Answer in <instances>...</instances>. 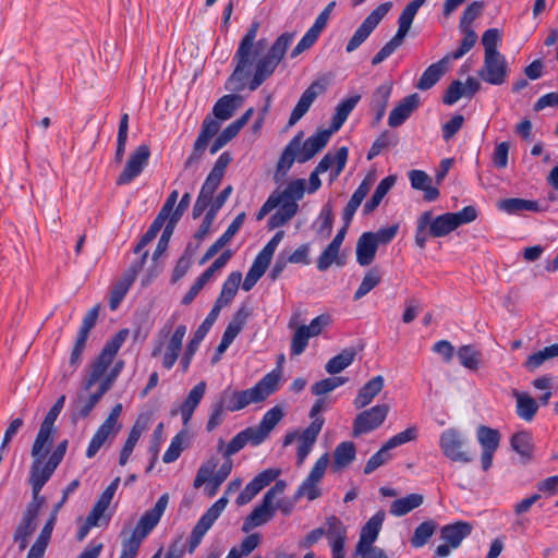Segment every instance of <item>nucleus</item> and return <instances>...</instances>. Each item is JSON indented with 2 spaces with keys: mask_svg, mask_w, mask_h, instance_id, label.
Segmentation results:
<instances>
[{
  "mask_svg": "<svg viewBox=\"0 0 558 558\" xmlns=\"http://www.w3.org/2000/svg\"><path fill=\"white\" fill-rule=\"evenodd\" d=\"M259 24L253 23L242 37L239 47L232 58L234 70L226 82V89L241 92L248 83L250 90L257 89L268 77L272 75L291 45L294 34L283 33L271 45L264 56L265 40L256 41Z\"/></svg>",
  "mask_w": 558,
  "mask_h": 558,
  "instance_id": "nucleus-1",
  "label": "nucleus"
},
{
  "mask_svg": "<svg viewBox=\"0 0 558 558\" xmlns=\"http://www.w3.org/2000/svg\"><path fill=\"white\" fill-rule=\"evenodd\" d=\"M56 434L57 429L50 430V440L45 445H37L36 436L32 445L31 456L33 461L29 470V484L35 498L39 496L45 484L53 475L54 471L62 462L68 449L69 442L66 439H63L52 450Z\"/></svg>",
  "mask_w": 558,
  "mask_h": 558,
  "instance_id": "nucleus-2",
  "label": "nucleus"
},
{
  "mask_svg": "<svg viewBox=\"0 0 558 558\" xmlns=\"http://www.w3.org/2000/svg\"><path fill=\"white\" fill-rule=\"evenodd\" d=\"M477 211L466 206L457 213H446L434 217L430 210L423 211L416 220L415 244L420 248L426 246L427 236L444 238L464 223L474 221Z\"/></svg>",
  "mask_w": 558,
  "mask_h": 558,
  "instance_id": "nucleus-3",
  "label": "nucleus"
},
{
  "mask_svg": "<svg viewBox=\"0 0 558 558\" xmlns=\"http://www.w3.org/2000/svg\"><path fill=\"white\" fill-rule=\"evenodd\" d=\"M281 375V371L278 368L266 374L252 388L241 391L227 388L220 392L217 402L221 404L226 411L230 412H238L250 404L263 402L278 391Z\"/></svg>",
  "mask_w": 558,
  "mask_h": 558,
  "instance_id": "nucleus-4",
  "label": "nucleus"
},
{
  "mask_svg": "<svg viewBox=\"0 0 558 558\" xmlns=\"http://www.w3.org/2000/svg\"><path fill=\"white\" fill-rule=\"evenodd\" d=\"M175 322L177 315H172L166 322L158 331L151 350L153 357L161 355V363L166 369H171L178 361L182 350L183 339L187 331L185 325H179L172 332Z\"/></svg>",
  "mask_w": 558,
  "mask_h": 558,
  "instance_id": "nucleus-5",
  "label": "nucleus"
},
{
  "mask_svg": "<svg viewBox=\"0 0 558 558\" xmlns=\"http://www.w3.org/2000/svg\"><path fill=\"white\" fill-rule=\"evenodd\" d=\"M129 335L128 329H121L109 341L106 342L97 359L90 364V372L88 377L83 384V391L81 393L89 395L90 389L97 384L101 383L108 374V368L112 364L118 351L124 343Z\"/></svg>",
  "mask_w": 558,
  "mask_h": 558,
  "instance_id": "nucleus-6",
  "label": "nucleus"
},
{
  "mask_svg": "<svg viewBox=\"0 0 558 558\" xmlns=\"http://www.w3.org/2000/svg\"><path fill=\"white\" fill-rule=\"evenodd\" d=\"M426 0H412L409 2L398 19V31L395 36L373 57L372 64L378 65L390 57L403 43L408 35L418 9Z\"/></svg>",
  "mask_w": 558,
  "mask_h": 558,
  "instance_id": "nucleus-7",
  "label": "nucleus"
},
{
  "mask_svg": "<svg viewBox=\"0 0 558 558\" xmlns=\"http://www.w3.org/2000/svg\"><path fill=\"white\" fill-rule=\"evenodd\" d=\"M286 487V481L279 480L266 492L260 504L245 518L242 525L243 532H250L254 527L260 526L274 518L276 512L275 500L284 493Z\"/></svg>",
  "mask_w": 558,
  "mask_h": 558,
  "instance_id": "nucleus-8",
  "label": "nucleus"
},
{
  "mask_svg": "<svg viewBox=\"0 0 558 558\" xmlns=\"http://www.w3.org/2000/svg\"><path fill=\"white\" fill-rule=\"evenodd\" d=\"M123 368V362L119 361L116 365L108 372L106 377L102 379L97 390L89 393H78L75 400V410L81 417H87L96 404L100 401L102 396L111 389L116 379L118 378L120 372Z\"/></svg>",
  "mask_w": 558,
  "mask_h": 558,
  "instance_id": "nucleus-9",
  "label": "nucleus"
},
{
  "mask_svg": "<svg viewBox=\"0 0 558 558\" xmlns=\"http://www.w3.org/2000/svg\"><path fill=\"white\" fill-rule=\"evenodd\" d=\"M439 446L444 454L454 462L470 463L473 461L474 452L466 446L464 435L454 428L441 433Z\"/></svg>",
  "mask_w": 558,
  "mask_h": 558,
  "instance_id": "nucleus-10",
  "label": "nucleus"
},
{
  "mask_svg": "<svg viewBox=\"0 0 558 558\" xmlns=\"http://www.w3.org/2000/svg\"><path fill=\"white\" fill-rule=\"evenodd\" d=\"M219 464V460L216 457H210L207 459L198 469L196 476L193 482V487L195 489L201 488L206 482H213L218 486L228 478L230 475L233 462L232 460H225V462L220 465V468L216 471Z\"/></svg>",
  "mask_w": 558,
  "mask_h": 558,
  "instance_id": "nucleus-11",
  "label": "nucleus"
},
{
  "mask_svg": "<svg viewBox=\"0 0 558 558\" xmlns=\"http://www.w3.org/2000/svg\"><path fill=\"white\" fill-rule=\"evenodd\" d=\"M391 5V2L381 3L366 16L348 41L345 47L347 52L351 53L355 51L368 38L380 21L387 15Z\"/></svg>",
  "mask_w": 558,
  "mask_h": 558,
  "instance_id": "nucleus-12",
  "label": "nucleus"
},
{
  "mask_svg": "<svg viewBox=\"0 0 558 558\" xmlns=\"http://www.w3.org/2000/svg\"><path fill=\"white\" fill-rule=\"evenodd\" d=\"M389 410L388 404L381 403L360 412L353 421V437L368 434L378 428L385 422Z\"/></svg>",
  "mask_w": 558,
  "mask_h": 558,
  "instance_id": "nucleus-13",
  "label": "nucleus"
},
{
  "mask_svg": "<svg viewBox=\"0 0 558 558\" xmlns=\"http://www.w3.org/2000/svg\"><path fill=\"white\" fill-rule=\"evenodd\" d=\"M508 62L500 52L484 54V62L478 70V76L490 85H501L509 75Z\"/></svg>",
  "mask_w": 558,
  "mask_h": 558,
  "instance_id": "nucleus-14",
  "label": "nucleus"
},
{
  "mask_svg": "<svg viewBox=\"0 0 558 558\" xmlns=\"http://www.w3.org/2000/svg\"><path fill=\"white\" fill-rule=\"evenodd\" d=\"M227 505L228 498L222 496L201 517L191 533L189 547L190 553H193L201 544L204 535L220 517Z\"/></svg>",
  "mask_w": 558,
  "mask_h": 558,
  "instance_id": "nucleus-15",
  "label": "nucleus"
},
{
  "mask_svg": "<svg viewBox=\"0 0 558 558\" xmlns=\"http://www.w3.org/2000/svg\"><path fill=\"white\" fill-rule=\"evenodd\" d=\"M149 156L150 149L146 144L136 147L135 150L130 155L124 169L118 177L117 184H128L132 182L136 177H138L147 165Z\"/></svg>",
  "mask_w": 558,
  "mask_h": 558,
  "instance_id": "nucleus-16",
  "label": "nucleus"
},
{
  "mask_svg": "<svg viewBox=\"0 0 558 558\" xmlns=\"http://www.w3.org/2000/svg\"><path fill=\"white\" fill-rule=\"evenodd\" d=\"M169 504V494L165 493L159 497L153 509L146 511L138 520L133 535L144 539L159 523Z\"/></svg>",
  "mask_w": 558,
  "mask_h": 558,
  "instance_id": "nucleus-17",
  "label": "nucleus"
},
{
  "mask_svg": "<svg viewBox=\"0 0 558 558\" xmlns=\"http://www.w3.org/2000/svg\"><path fill=\"white\" fill-rule=\"evenodd\" d=\"M148 253L145 252L142 256L141 262L132 264L128 270L122 275L121 279L117 281V283L113 286L110 299H109V307L111 311H116L126 293L129 292L130 288L132 287L133 282L136 279V276L138 271L141 270L145 259L147 258Z\"/></svg>",
  "mask_w": 558,
  "mask_h": 558,
  "instance_id": "nucleus-18",
  "label": "nucleus"
},
{
  "mask_svg": "<svg viewBox=\"0 0 558 558\" xmlns=\"http://www.w3.org/2000/svg\"><path fill=\"white\" fill-rule=\"evenodd\" d=\"M477 440L483 449L481 456L482 469L487 471L493 463V457L499 447L500 433L497 429L481 425L476 432Z\"/></svg>",
  "mask_w": 558,
  "mask_h": 558,
  "instance_id": "nucleus-19",
  "label": "nucleus"
},
{
  "mask_svg": "<svg viewBox=\"0 0 558 558\" xmlns=\"http://www.w3.org/2000/svg\"><path fill=\"white\" fill-rule=\"evenodd\" d=\"M281 471L278 469H266L257 474L239 494L236 505L244 506L248 504L260 490L276 481Z\"/></svg>",
  "mask_w": 558,
  "mask_h": 558,
  "instance_id": "nucleus-20",
  "label": "nucleus"
},
{
  "mask_svg": "<svg viewBox=\"0 0 558 558\" xmlns=\"http://www.w3.org/2000/svg\"><path fill=\"white\" fill-rule=\"evenodd\" d=\"M326 86L320 81L313 82L301 95L289 118L288 125L298 123L310 110L315 99L325 92Z\"/></svg>",
  "mask_w": 558,
  "mask_h": 558,
  "instance_id": "nucleus-21",
  "label": "nucleus"
},
{
  "mask_svg": "<svg viewBox=\"0 0 558 558\" xmlns=\"http://www.w3.org/2000/svg\"><path fill=\"white\" fill-rule=\"evenodd\" d=\"M348 155L349 150L344 146L340 147L335 154L327 153L316 166L317 172L325 173L330 170L329 182H335L347 165Z\"/></svg>",
  "mask_w": 558,
  "mask_h": 558,
  "instance_id": "nucleus-22",
  "label": "nucleus"
},
{
  "mask_svg": "<svg viewBox=\"0 0 558 558\" xmlns=\"http://www.w3.org/2000/svg\"><path fill=\"white\" fill-rule=\"evenodd\" d=\"M241 280L242 274L240 271H233L228 276V278L222 284V289L219 296L215 301V304L211 311L209 312L211 316L218 318L221 310L232 302V300L236 295Z\"/></svg>",
  "mask_w": 558,
  "mask_h": 558,
  "instance_id": "nucleus-23",
  "label": "nucleus"
},
{
  "mask_svg": "<svg viewBox=\"0 0 558 558\" xmlns=\"http://www.w3.org/2000/svg\"><path fill=\"white\" fill-rule=\"evenodd\" d=\"M284 410L281 405H275L269 409L262 417L259 424L257 426L250 427L254 434L255 439L259 441V444L264 442L272 429L278 425V423L283 418Z\"/></svg>",
  "mask_w": 558,
  "mask_h": 558,
  "instance_id": "nucleus-24",
  "label": "nucleus"
},
{
  "mask_svg": "<svg viewBox=\"0 0 558 558\" xmlns=\"http://www.w3.org/2000/svg\"><path fill=\"white\" fill-rule=\"evenodd\" d=\"M325 535L327 536L331 553H344V544L347 541V527L342 521L330 515L326 519Z\"/></svg>",
  "mask_w": 558,
  "mask_h": 558,
  "instance_id": "nucleus-25",
  "label": "nucleus"
},
{
  "mask_svg": "<svg viewBox=\"0 0 558 558\" xmlns=\"http://www.w3.org/2000/svg\"><path fill=\"white\" fill-rule=\"evenodd\" d=\"M384 520L385 512L378 511L362 526L355 551H362L363 548L374 547L373 543L378 537Z\"/></svg>",
  "mask_w": 558,
  "mask_h": 558,
  "instance_id": "nucleus-26",
  "label": "nucleus"
},
{
  "mask_svg": "<svg viewBox=\"0 0 558 558\" xmlns=\"http://www.w3.org/2000/svg\"><path fill=\"white\" fill-rule=\"evenodd\" d=\"M216 320L217 318L215 316L208 314L204 322L201 324V326L197 328V330L194 332L193 338L187 343L185 352L181 360L183 372H185L189 368L192 359L195 352L197 351L201 342L206 337V335L208 333V331L210 330Z\"/></svg>",
  "mask_w": 558,
  "mask_h": 558,
  "instance_id": "nucleus-27",
  "label": "nucleus"
},
{
  "mask_svg": "<svg viewBox=\"0 0 558 558\" xmlns=\"http://www.w3.org/2000/svg\"><path fill=\"white\" fill-rule=\"evenodd\" d=\"M420 105V96L414 93L404 97L390 112L388 124L398 128L403 124Z\"/></svg>",
  "mask_w": 558,
  "mask_h": 558,
  "instance_id": "nucleus-28",
  "label": "nucleus"
},
{
  "mask_svg": "<svg viewBox=\"0 0 558 558\" xmlns=\"http://www.w3.org/2000/svg\"><path fill=\"white\" fill-rule=\"evenodd\" d=\"M472 531V523L466 521H457L454 523L444 525L440 530V537L454 549L461 545L464 538L471 535Z\"/></svg>",
  "mask_w": 558,
  "mask_h": 558,
  "instance_id": "nucleus-29",
  "label": "nucleus"
},
{
  "mask_svg": "<svg viewBox=\"0 0 558 558\" xmlns=\"http://www.w3.org/2000/svg\"><path fill=\"white\" fill-rule=\"evenodd\" d=\"M383 388L384 377L381 375L369 379L365 385L361 387L355 399L353 400V405L355 409L361 410L371 404L376 396H378V393L383 390Z\"/></svg>",
  "mask_w": 558,
  "mask_h": 558,
  "instance_id": "nucleus-30",
  "label": "nucleus"
},
{
  "mask_svg": "<svg viewBox=\"0 0 558 558\" xmlns=\"http://www.w3.org/2000/svg\"><path fill=\"white\" fill-rule=\"evenodd\" d=\"M450 60L446 56L439 61L430 64L422 74L416 88L420 90H427L432 88L446 73Z\"/></svg>",
  "mask_w": 558,
  "mask_h": 558,
  "instance_id": "nucleus-31",
  "label": "nucleus"
},
{
  "mask_svg": "<svg viewBox=\"0 0 558 558\" xmlns=\"http://www.w3.org/2000/svg\"><path fill=\"white\" fill-rule=\"evenodd\" d=\"M206 392V383L199 381L189 392L184 402L180 405L179 412L181 414L184 425H187L191 421L195 409L201 403Z\"/></svg>",
  "mask_w": 558,
  "mask_h": 558,
  "instance_id": "nucleus-32",
  "label": "nucleus"
},
{
  "mask_svg": "<svg viewBox=\"0 0 558 558\" xmlns=\"http://www.w3.org/2000/svg\"><path fill=\"white\" fill-rule=\"evenodd\" d=\"M65 402V396H60L56 403L50 408L48 413L46 414L44 421L40 424L39 430L37 433V442L40 445L47 444L50 440V430H54V422L59 416L63 405Z\"/></svg>",
  "mask_w": 558,
  "mask_h": 558,
  "instance_id": "nucleus-33",
  "label": "nucleus"
},
{
  "mask_svg": "<svg viewBox=\"0 0 558 558\" xmlns=\"http://www.w3.org/2000/svg\"><path fill=\"white\" fill-rule=\"evenodd\" d=\"M372 181L368 178H365L359 185V187L355 190L353 195L351 196L350 201L348 202L347 206L344 207L342 219L345 225H350L356 209L362 204L365 196L368 194L371 190Z\"/></svg>",
  "mask_w": 558,
  "mask_h": 558,
  "instance_id": "nucleus-34",
  "label": "nucleus"
},
{
  "mask_svg": "<svg viewBox=\"0 0 558 558\" xmlns=\"http://www.w3.org/2000/svg\"><path fill=\"white\" fill-rule=\"evenodd\" d=\"M513 397L517 415L525 422H531L538 411V402L525 392L513 391Z\"/></svg>",
  "mask_w": 558,
  "mask_h": 558,
  "instance_id": "nucleus-35",
  "label": "nucleus"
},
{
  "mask_svg": "<svg viewBox=\"0 0 558 558\" xmlns=\"http://www.w3.org/2000/svg\"><path fill=\"white\" fill-rule=\"evenodd\" d=\"M298 145L296 140H291L288 145L284 147L279 160L277 162L276 172L274 179L276 182H280L284 179L288 171L293 166L294 161H298L295 150Z\"/></svg>",
  "mask_w": 558,
  "mask_h": 558,
  "instance_id": "nucleus-36",
  "label": "nucleus"
},
{
  "mask_svg": "<svg viewBox=\"0 0 558 558\" xmlns=\"http://www.w3.org/2000/svg\"><path fill=\"white\" fill-rule=\"evenodd\" d=\"M242 102V97L234 94L225 95L218 99L213 108V113L216 119L226 121L229 120L238 107Z\"/></svg>",
  "mask_w": 558,
  "mask_h": 558,
  "instance_id": "nucleus-37",
  "label": "nucleus"
},
{
  "mask_svg": "<svg viewBox=\"0 0 558 558\" xmlns=\"http://www.w3.org/2000/svg\"><path fill=\"white\" fill-rule=\"evenodd\" d=\"M378 246L371 239V235H367L365 232L357 239L356 242V262L361 266L371 265L376 256Z\"/></svg>",
  "mask_w": 558,
  "mask_h": 558,
  "instance_id": "nucleus-38",
  "label": "nucleus"
},
{
  "mask_svg": "<svg viewBox=\"0 0 558 558\" xmlns=\"http://www.w3.org/2000/svg\"><path fill=\"white\" fill-rule=\"evenodd\" d=\"M252 444L254 446L260 445L257 439H255L254 434L250 427L236 434L226 446L222 454L225 460H231V457L243 449L247 444Z\"/></svg>",
  "mask_w": 558,
  "mask_h": 558,
  "instance_id": "nucleus-39",
  "label": "nucleus"
},
{
  "mask_svg": "<svg viewBox=\"0 0 558 558\" xmlns=\"http://www.w3.org/2000/svg\"><path fill=\"white\" fill-rule=\"evenodd\" d=\"M119 432V428L108 425L107 423H102L92 437L87 450L86 457L94 458L99 449L104 446V444L109 439L113 438L114 435Z\"/></svg>",
  "mask_w": 558,
  "mask_h": 558,
  "instance_id": "nucleus-40",
  "label": "nucleus"
},
{
  "mask_svg": "<svg viewBox=\"0 0 558 558\" xmlns=\"http://www.w3.org/2000/svg\"><path fill=\"white\" fill-rule=\"evenodd\" d=\"M277 207V211L268 220L269 229H276L284 226L296 215L299 210L298 203H294L293 201H282Z\"/></svg>",
  "mask_w": 558,
  "mask_h": 558,
  "instance_id": "nucleus-41",
  "label": "nucleus"
},
{
  "mask_svg": "<svg viewBox=\"0 0 558 558\" xmlns=\"http://www.w3.org/2000/svg\"><path fill=\"white\" fill-rule=\"evenodd\" d=\"M498 208L509 215H517L522 211H539L538 202L523 198H505L498 202Z\"/></svg>",
  "mask_w": 558,
  "mask_h": 558,
  "instance_id": "nucleus-42",
  "label": "nucleus"
},
{
  "mask_svg": "<svg viewBox=\"0 0 558 558\" xmlns=\"http://www.w3.org/2000/svg\"><path fill=\"white\" fill-rule=\"evenodd\" d=\"M356 449L352 441L340 442L333 451V464L335 471L342 470L349 466L355 459Z\"/></svg>",
  "mask_w": 558,
  "mask_h": 558,
  "instance_id": "nucleus-43",
  "label": "nucleus"
},
{
  "mask_svg": "<svg viewBox=\"0 0 558 558\" xmlns=\"http://www.w3.org/2000/svg\"><path fill=\"white\" fill-rule=\"evenodd\" d=\"M361 99V95L356 94L340 101L336 108V112L331 120L330 129L337 132L345 122L351 111L355 108Z\"/></svg>",
  "mask_w": 558,
  "mask_h": 558,
  "instance_id": "nucleus-44",
  "label": "nucleus"
},
{
  "mask_svg": "<svg viewBox=\"0 0 558 558\" xmlns=\"http://www.w3.org/2000/svg\"><path fill=\"white\" fill-rule=\"evenodd\" d=\"M251 315V311L246 305H242L232 316V319L228 324L222 338L226 341L233 342V340L238 337V335L242 331L244 325L248 316Z\"/></svg>",
  "mask_w": 558,
  "mask_h": 558,
  "instance_id": "nucleus-45",
  "label": "nucleus"
},
{
  "mask_svg": "<svg viewBox=\"0 0 558 558\" xmlns=\"http://www.w3.org/2000/svg\"><path fill=\"white\" fill-rule=\"evenodd\" d=\"M251 315V311L246 305H242L232 316V319L228 324L222 338L226 341L233 342V340L238 337V335L242 331L244 325L248 316Z\"/></svg>",
  "mask_w": 558,
  "mask_h": 558,
  "instance_id": "nucleus-46",
  "label": "nucleus"
},
{
  "mask_svg": "<svg viewBox=\"0 0 558 558\" xmlns=\"http://www.w3.org/2000/svg\"><path fill=\"white\" fill-rule=\"evenodd\" d=\"M424 501L421 494H409L403 498L396 499L391 502L390 513L395 517L408 514L413 509L420 507Z\"/></svg>",
  "mask_w": 558,
  "mask_h": 558,
  "instance_id": "nucleus-47",
  "label": "nucleus"
},
{
  "mask_svg": "<svg viewBox=\"0 0 558 558\" xmlns=\"http://www.w3.org/2000/svg\"><path fill=\"white\" fill-rule=\"evenodd\" d=\"M391 90V83H384L375 89L372 97V109L376 112V121H380L384 118Z\"/></svg>",
  "mask_w": 558,
  "mask_h": 558,
  "instance_id": "nucleus-48",
  "label": "nucleus"
},
{
  "mask_svg": "<svg viewBox=\"0 0 558 558\" xmlns=\"http://www.w3.org/2000/svg\"><path fill=\"white\" fill-rule=\"evenodd\" d=\"M356 351L354 348H347L342 350L338 355L331 357L325 369L330 375H336L347 367H349L355 360Z\"/></svg>",
  "mask_w": 558,
  "mask_h": 558,
  "instance_id": "nucleus-49",
  "label": "nucleus"
},
{
  "mask_svg": "<svg viewBox=\"0 0 558 558\" xmlns=\"http://www.w3.org/2000/svg\"><path fill=\"white\" fill-rule=\"evenodd\" d=\"M558 356V343L551 344L549 347L544 348L533 354H531L526 361L524 362V367L534 372L541 365H543L547 360L554 359Z\"/></svg>",
  "mask_w": 558,
  "mask_h": 558,
  "instance_id": "nucleus-50",
  "label": "nucleus"
},
{
  "mask_svg": "<svg viewBox=\"0 0 558 558\" xmlns=\"http://www.w3.org/2000/svg\"><path fill=\"white\" fill-rule=\"evenodd\" d=\"M481 355V352L471 344L461 345L457 351L460 364L470 371L478 369Z\"/></svg>",
  "mask_w": 558,
  "mask_h": 558,
  "instance_id": "nucleus-51",
  "label": "nucleus"
},
{
  "mask_svg": "<svg viewBox=\"0 0 558 558\" xmlns=\"http://www.w3.org/2000/svg\"><path fill=\"white\" fill-rule=\"evenodd\" d=\"M511 448L523 459L530 460L533 452L532 436L527 432L515 433L510 439Z\"/></svg>",
  "mask_w": 558,
  "mask_h": 558,
  "instance_id": "nucleus-52",
  "label": "nucleus"
},
{
  "mask_svg": "<svg viewBox=\"0 0 558 558\" xmlns=\"http://www.w3.org/2000/svg\"><path fill=\"white\" fill-rule=\"evenodd\" d=\"M53 529L50 524H45L36 538L35 543L31 546L26 558H44L45 551L49 545Z\"/></svg>",
  "mask_w": 558,
  "mask_h": 558,
  "instance_id": "nucleus-53",
  "label": "nucleus"
},
{
  "mask_svg": "<svg viewBox=\"0 0 558 558\" xmlns=\"http://www.w3.org/2000/svg\"><path fill=\"white\" fill-rule=\"evenodd\" d=\"M306 190V183L304 179H296L291 181L287 187L281 192H274L279 197L280 203L282 201L298 203V201L302 199Z\"/></svg>",
  "mask_w": 558,
  "mask_h": 558,
  "instance_id": "nucleus-54",
  "label": "nucleus"
},
{
  "mask_svg": "<svg viewBox=\"0 0 558 558\" xmlns=\"http://www.w3.org/2000/svg\"><path fill=\"white\" fill-rule=\"evenodd\" d=\"M436 523L434 521L422 522L414 531L411 538V545L415 548L423 547L436 531Z\"/></svg>",
  "mask_w": 558,
  "mask_h": 558,
  "instance_id": "nucleus-55",
  "label": "nucleus"
},
{
  "mask_svg": "<svg viewBox=\"0 0 558 558\" xmlns=\"http://www.w3.org/2000/svg\"><path fill=\"white\" fill-rule=\"evenodd\" d=\"M460 29L464 34V37L461 40L459 48L456 51H452L446 56L447 58H449V60H457V59L462 58L476 44L477 35L473 29H471L470 27L460 28Z\"/></svg>",
  "mask_w": 558,
  "mask_h": 558,
  "instance_id": "nucleus-56",
  "label": "nucleus"
},
{
  "mask_svg": "<svg viewBox=\"0 0 558 558\" xmlns=\"http://www.w3.org/2000/svg\"><path fill=\"white\" fill-rule=\"evenodd\" d=\"M380 280L381 277L377 269L373 268L368 270L354 293V301H359L367 293H369L375 287H377L380 283Z\"/></svg>",
  "mask_w": 558,
  "mask_h": 558,
  "instance_id": "nucleus-57",
  "label": "nucleus"
},
{
  "mask_svg": "<svg viewBox=\"0 0 558 558\" xmlns=\"http://www.w3.org/2000/svg\"><path fill=\"white\" fill-rule=\"evenodd\" d=\"M347 381H348V378H345V377H341V376L329 377V378H325V379H322V380L315 383L312 386L311 390H312L313 395H315L317 397H324L325 395L333 391L338 387L344 385Z\"/></svg>",
  "mask_w": 558,
  "mask_h": 558,
  "instance_id": "nucleus-58",
  "label": "nucleus"
},
{
  "mask_svg": "<svg viewBox=\"0 0 558 558\" xmlns=\"http://www.w3.org/2000/svg\"><path fill=\"white\" fill-rule=\"evenodd\" d=\"M340 248L328 244L317 259V269L319 271H326L332 264L342 266L343 263L339 259Z\"/></svg>",
  "mask_w": 558,
  "mask_h": 558,
  "instance_id": "nucleus-59",
  "label": "nucleus"
},
{
  "mask_svg": "<svg viewBox=\"0 0 558 558\" xmlns=\"http://www.w3.org/2000/svg\"><path fill=\"white\" fill-rule=\"evenodd\" d=\"M220 126L221 124L217 119L206 117L196 140L209 145V142L218 134Z\"/></svg>",
  "mask_w": 558,
  "mask_h": 558,
  "instance_id": "nucleus-60",
  "label": "nucleus"
},
{
  "mask_svg": "<svg viewBox=\"0 0 558 558\" xmlns=\"http://www.w3.org/2000/svg\"><path fill=\"white\" fill-rule=\"evenodd\" d=\"M88 336H85L83 333H77L75 343L73 345V349L71 351L70 360H69V367L71 368L69 372V375H72L78 365L81 364V356L82 353L86 347Z\"/></svg>",
  "mask_w": 558,
  "mask_h": 558,
  "instance_id": "nucleus-61",
  "label": "nucleus"
},
{
  "mask_svg": "<svg viewBox=\"0 0 558 558\" xmlns=\"http://www.w3.org/2000/svg\"><path fill=\"white\" fill-rule=\"evenodd\" d=\"M389 450L391 449L385 442L383 447L368 459L364 468V473L371 474L376 469L387 463L391 459Z\"/></svg>",
  "mask_w": 558,
  "mask_h": 558,
  "instance_id": "nucleus-62",
  "label": "nucleus"
},
{
  "mask_svg": "<svg viewBox=\"0 0 558 558\" xmlns=\"http://www.w3.org/2000/svg\"><path fill=\"white\" fill-rule=\"evenodd\" d=\"M333 218L335 216L331 204H325L319 214L320 226L317 229L318 235L323 238H327L330 235L333 225Z\"/></svg>",
  "mask_w": 558,
  "mask_h": 558,
  "instance_id": "nucleus-63",
  "label": "nucleus"
},
{
  "mask_svg": "<svg viewBox=\"0 0 558 558\" xmlns=\"http://www.w3.org/2000/svg\"><path fill=\"white\" fill-rule=\"evenodd\" d=\"M333 133L335 132L330 128L326 130H319L306 140L307 146H310L313 153L316 155L326 147Z\"/></svg>",
  "mask_w": 558,
  "mask_h": 558,
  "instance_id": "nucleus-64",
  "label": "nucleus"
}]
</instances>
